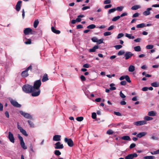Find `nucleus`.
I'll return each mask as SVG.
<instances>
[{
	"label": "nucleus",
	"instance_id": "nucleus-1",
	"mask_svg": "<svg viewBox=\"0 0 159 159\" xmlns=\"http://www.w3.org/2000/svg\"><path fill=\"white\" fill-rule=\"evenodd\" d=\"M41 84V82L40 80H37L34 82L33 88L34 92L32 93V96L36 97L39 95L40 93L39 88Z\"/></svg>",
	"mask_w": 159,
	"mask_h": 159
},
{
	"label": "nucleus",
	"instance_id": "nucleus-2",
	"mask_svg": "<svg viewBox=\"0 0 159 159\" xmlns=\"http://www.w3.org/2000/svg\"><path fill=\"white\" fill-rule=\"evenodd\" d=\"M23 90L26 93H33L34 92L33 88V86L26 84L24 85L22 87Z\"/></svg>",
	"mask_w": 159,
	"mask_h": 159
},
{
	"label": "nucleus",
	"instance_id": "nucleus-3",
	"mask_svg": "<svg viewBox=\"0 0 159 159\" xmlns=\"http://www.w3.org/2000/svg\"><path fill=\"white\" fill-rule=\"evenodd\" d=\"M32 69V66L31 65H30L25 70L22 72L21 74L22 76L24 77H27L29 75L28 71L30 70H31Z\"/></svg>",
	"mask_w": 159,
	"mask_h": 159
},
{
	"label": "nucleus",
	"instance_id": "nucleus-4",
	"mask_svg": "<svg viewBox=\"0 0 159 159\" xmlns=\"http://www.w3.org/2000/svg\"><path fill=\"white\" fill-rule=\"evenodd\" d=\"M20 114L23 116L24 117L33 120V119L31 115L29 114L24 112L22 111H20Z\"/></svg>",
	"mask_w": 159,
	"mask_h": 159
},
{
	"label": "nucleus",
	"instance_id": "nucleus-5",
	"mask_svg": "<svg viewBox=\"0 0 159 159\" xmlns=\"http://www.w3.org/2000/svg\"><path fill=\"white\" fill-rule=\"evenodd\" d=\"M65 142L67 143L68 145L70 147H72L74 145V143L72 140L71 139H67L66 138L64 139Z\"/></svg>",
	"mask_w": 159,
	"mask_h": 159
},
{
	"label": "nucleus",
	"instance_id": "nucleus-6",
	"mask_svg": "<svg viewBox=\"0 0 159 159\" xmlns=\"http://www.w3.org/2000/svg\"><path fill=\"white\" fill-rule=\"evenodd\" d=\"M17 128L20 130V132L25 136H28V134L27 133L26 131L24 129L22 128L19 125V123H17Z\"/></svg>",
	"mask_w": 159,
	"mask_h": 159
},
{
	"label": "nucleus",
	"instance_id": "nucleus-7",
	"mask_svg": "<svg viewBox=\"0 0 159 159\" xmlns=\"http://www.w3.org/2000/svg\"><path fill=\"white\" fill-rule=\"evenodd\" d=\"M134 54L130 52H126L124 55L125 60L129 59Z\"/></svg>",
	"mask_w": 159,
	"mask_h": 159
},
{
	"label": "nucleus",
	"instance_id": "nucleus-8",
	"mask_svg": "<svg viewBox=\"0 0 159 159\" xmlns=\"http://www.w3.org/2000/svg\"><path fill=\"white\" fill-rule=\"evenodd\" d=\"M10 101L12 105L16 107H20L21 105L19 104L16 101L13 99H11Z\"/></svg>",
	"mask_w": 159,
	"mask_h": 159
},
{
	"label": "nucleus",
	"instance_id": "nucleus-9",
	"mask_svg": "<svg viewBox=\"0 0 159 159\" xmlns=\"http://www.w3.org/2000/svg\"><path fill=\"white\" fill-rule=\"evenodd\" d=\"M55 148L56 149H63L64 146L63 144H61V143L58 142L55 144Z\"/></svg>",
	"mask_w": 159,
	"mask_h": 159
},
{
	"label": "nucleus",
	"instance_id": "nucleus-10",
	"mask_svg": "<svg viewBox=\"0 0 159 159\" xmlns=\"http://www.w3.org/2000/svg\"><path fill=\"white\" fill-rule=\"evenodd\" d=\"M146 123L145 120H141L135 122L134 123V124L137 126H139L146 124Z\"/></svg>",
	"mask_w": 159,
	"mask_h": 159
},
{
	"label": "nucleus",
	"instance_id": "nucleus-11",
	"mask_svg": "<svg viewBox=\"0 0 159 159\" xmlns=\"http://www.w3.org/2000/svg\"><path fill=\"white\" fill-rule=\"evenodd\" d=\"M24 33L25 35H28L29 34H32V29L29 28L25 29L24 30Z\"/></svg>",
	"mask_w": 159,
	"mask_h": 159
},
{
	"label": "nucleus",
	"instance_id": "nucleus-12",
	"mask_svg": "<svg viewBox=\"0 0 159 159\" xmlns=\"http://www.w3.org/2000/svg\"><path fill=\"white\" fill-rule=\"evenodd\" d=\"M137 154L136 153L130 154L125 157V159H133L134 157H137Z\"/></svg>",
	"mask_w": 159,
	"mask_h": 159
},
{
	"label": "nucleus",
	"instance_id": "nucleus-13",
	"mask_svg": "<svg viewBox=\"0 0 159 159\" xmlns=\"http://www.w3.org/2000/svg\"><path fill=\"white\" fill-rule=\"evenodd\" d=\"M8 139L12 143H14L15 142V139L13 137V134L11 132H9L8 133Z\"/></svg>",
	"mask_w": 159,
	"mask_h": 159
},
{
	"label": "nucleus",
	"instance_id": "nucleus-14",
	"mask_svg": "<svg viewBox=\"0 0 159 159\" xmlns=\"http://www.w3.org/2000/svg\"><path fill=\"white\" fill-rule=\"evenodd\" d=\"M22 2V1H18L17 4L16 5V9L17 11H19L21 7V4Z\"/></svg>",
	"mask_w": 159,
	"mask_h": 159
},
{
	"label": "nucleus",
	"instance_id": "nucleus-15",
	"mask_svg": "<svg viewBox=\"0 0 159 159\" xmlns=\"http://www.w3.org/2000/svg\"><path fill=\"white\" fill-rule=\"evenodd\" d=\"M152 10V8H148L147 9L146 11H144L143 12V14L144 15L147 16L149 15L150 14V11Z\"/></svg>",
	"mask_w": 159,
	"mask_h": 159
},
{
	"label": "nucleus",
	"instance_id": "nucleus-16",
	"mask_svg": "<svg viewBox=\"0 0 159 159\" xmlns=\"http://www.w3.org/2000/svg\"><path fill=\"white\" fill-rule=\"evenodd\" d=\"M147 134V133L146 132H142L139 133V134H138L136 135V137L137 138H141V137L145 136Z\"/></svg>",
	"mask_w": 159,
	"mask_h": 159
},
{
	"label": "nucleus",
	"instance_id": "nucleus-17",
	"mask_svg": "<svg viewBox=\"0 0 159 159\" xmlns=\"http://www.w3.org/2000/svg\"><path fill=\"white\" fill-rule=\"evenodd\" d=\"M61 136L58 135H55L53 136V140L55 141H59L61 140Z\"/></svg>",
	"mask_w": 159,
	"mask_h": 159
},
{
	"label": "nucleus",
	"instance_id": "nucleus-18",
	"mask_svg": "<svg viewBox=\"0 0 159 159\" xmlns=\"http://www.w3.org/2000/svg\"><path fill=\"white\" fill-rule=\"evenodd\" d=\"M121 124V123H119L118 124L112 123L109 125L108 127L110 128L117 127V126H120Z\"/></svg>",
	"mask_w": 159,
	"mask_h": 159
},
{
	"label": "nucleus",
	"instance_id": "nucleus-19",
	"mask_svg": "<svg viewBox=\"0 0 159 159\" xmlns=\"http://www.w3.org/2000/svg\"><path fill=\"white\" fill-rule=\"evenodd\" d=\"M99 46L98 45H95L93 48L90 49L89 50V52H95L96 49L98 48Z\"/></svg>",
	"mask_w": 159,
	"mask_h": 159
},
{
	"label": "nucleus",
	"instance_id": "nucleus-20",
	"mask_svg": "<svg viewBox=\"0 0 159 159\" xmlns=\"http://www.w3.org/2000/svg\"><path fill=\"white\" fill-rule=\"evenodd\" d=\"M48 80V76L47 74H45L43 77L42 79V81L43 82H45Z\"/></svg>",
	"mask_w": 159,
	"mask_h": 159
},
{
	"label": "nucleus",
	"instance_id": "nucleus-21",
	"mask_svg": "<svg viewBox=\"0 0 159 159\" xmlns=\"http://www.w3.org/2000/svg\"><path fill=\"white\" fill-rule=\"evenodd\" d=\"M121 139L125 140L130 141L131 139L128 136H124L121 138Z\"/></svg>",
	"mask_w": 159,
	"mask_h": 159
},
{
	"label": "nucleus",
	"instance_id": "nucleus-22",
	"mask_svg": "<svg viewBox=\"0 0 159 159\" xmlns=\"http://www.w3.org/2000/svg\"><path fill=\"white\" fill-rule=\"evenodd\" d=\"M51 30H52V31L53 33H54L56 34H59L61 32L60 30H55V28L53 27H52Z\"/></svg>",
	"mask_w": 159,
	"mask_h": 159
},
{
	"label": "nucleus",
	"instance_id": "nucleus-23",
	"mask_svg": "<svg viewBox=\"0 0 159 159\" xmlns=\"http://www.w3.org/2000/svg\"><path fill=\"white\" fill-rule=\"evenodd\" d=\"M135 70V67L133 65H130L129 67L128 70L129 71L132 72Z\"/></svg>",
	"mask_w": 159,
	"mask_h": 159
},
{
	"label": "nucleus",
	"instance_id": "nucleus-24",
	"mask_svg": "<svg viewBox=\"0 0 159 159\" xmlns=\"http://www.w3.org/2000/svg\"><path fill=\"white\" fill-rule=\"evenodd\" d=\"M84 17V16L82 15H80L78 16L77 18L76 19L77 22H80L81 20V19L80 18H82Z\"/></svg>",
	"mask_w": 159,
	"mask_h": 159
},
{
	"label": "nucleus",
	"instance_id": "nucleus-25",
	"mask_svg": "<svg viewBox=\"0 0 159 159\" xmlns=\"http://www.w3.org/2000/svg\"><path fill=\"white\" fill-rule=\"evenodd\" d=\"M156 112L153 111H151L148 112V115L150 116H154L156 115Z\"/></svg>",
	"mask_w": 159,
	"mask_h": 159
},
{
	"label": "nucleus",
	"instance_id": "nucleus-26",
	"mask_svg": "<svg viewBox=\"0 0 159 159\" xmlns=\"http://www.w3.org/2000/svg\"><path fill=\"white\" fill-rule=\"evenodd\" d=\"M134 50L136 52H140L141 51V48L139 46H135L134 48Z\"/></svg>",
	"mask_w": 159,
	"mask_h": 159
},
{
	"label": "nucleus",
	"instance_id": "nucleus-27",
	"mask_svg": "<svg viewBox=\"0 0 159 159\" xmlns=\"http://www.w3.org/2000/svg\"><path fill=\"white\" fill-rule=\"evenodd\" d=\"M39 22L38 19L36 20L34 23V28H36L37 27Z\"/></svg>",
	"mask_w": 159,
	"mask_h": 159
},
{
	"label": "nucleus",
	"instance_id": "nucleus-28",
	"mask_svg": "<svg viewBox=\"0 0 159 159\" xmlns=\"http://www.w3.org/2000/svg\"><path fill=\"white\" fill-rule=\"evenodd\" d=\"M145 26L146 25L145 24L143 23L137 25H136V27L137 28H141L145 27Z\"/></svg>",
	"mask_w": 159,
	"mask_h": 159
},
{
	"label": "nucleus",
	"instance_id": "nucleus-29",
	"mask_svg": "<svg viewBox=\"0 0 159 159\" xmlns=\"http://www.w3.org/2000/svg\"><path fill=\"white\" fill-rule=\"evenodd\" d=\"M140 7L139 5H134L131 7V9L132 10H136L139 8H140Z\"/></svg>",
	"mask_w": 159,
	"mask_h": 159
},
{
	"label": "nucleus",
	"instance_id": "nucleus-30",
	"mask_svg": "<svg viewBox=\"0 0 159 159\" xmlns=\"http://www.w3.org/2000/svg\"><path fill=\"white\" fill-rule=\"evenodd\" d=\"M115 85V84L113 83L111 84L110 85V86L111 87L110 88V89L111 90H115L116 89V88L115 87H112Z\"/></svg>",
	"mask_w": 159,
	"mask_h": 159
},
{
	"label": "nucleus",
	"instance_id": "nucleus-31",
	"mask_svg": "<svg viewBox=\"0 0 159 159\" xmlns=\"http://www.w3.org/2000/svg\"><path fill=\"white\" fill-rule=\"evenodd\" d=\"M143 158L144 159H154L155 157L152 156H146L144 157Z\"/></svg>",
	"mask_w": 159,
	"mask_h": 159
},
{
	"label": "nucleus",
	"instance_id": "nucleus-32",
	"mask_svg": "<svg viewBox=\"0 0 159 159\" xmlns=\"http://www.w3.org/2000/svg\"><path fill=\"white\" fill-rule=\"evenodd\" d=\"M96 25L94 24H91L88 25L87 28L88 29H93L96 27Z\"/></svg>",
	"mask_w": 159,
	"mask_h": 159
},
{
	"label": "nucleus",
	"instance_id": "nucleus-33",
	"mask_svg": "<svg viewBox=\"0 0 159 159\" xmlns=\"http://www.w3.org/2000/svg\"><path fill=\"white\" fill-rule=\"evenodd\" d=\"M20 144L21 147L24 149H26L27 148V147L25 146L24 141L20 142Z\"/></svg>",
	"mask_w": 159,
	"mask_h": 159
},
{
	"label": "nucleus",
	"instance_id": "nucleus-34",
	"mask_svg": "<svg viewBox=\"0 0 159 159\" xmlns=\"http://www.w3.org/2000/svg\"><path fill=\"white\" fill-rule=\"evenodd\" d=\"M151 85L154 87H158L159 86L158 83L157 82H153L152 83Z\"/></svg>",
	"mask_w": 159,
	"mask_h": 159
},
{
	"label": "nucleus",
	"instance_id": "nucleus-35",
	"mask_svg": "<svg viewBox=\"0 0 159 159\" xmlns=\"http://www.w3.org/2000/svg\"><path fill=\"white\" fill-rule=\"evenodd\" d=\"M144 119L145 120L149 121L152 120L153 119V118L148 116H146L144 117Z\"/></svg>",
	"mask_w": 159,
	"mask_h": 159
},
{
	"label": "nucleus",
	"instance_id": "nucleus-36",
	"mask_svg": "<svg viewBox=\"0 0 159 159\" xmlns=\"http://www.w3.org/2000/svg\"><path fill=\"white\" fill-rule=\"evenodd\" d=\"M120 18V16H117L115 17L112 19V21H116L118 20H119Z\"/></svg>",
	"mask_w": 159,
	"mask_h": 159
},
{
	"label": "nucleus",
	"instance_id": "nucleus-37",
	"mask_svg": "<svg viewBox=\"0 0 159 159\" xmlns=\"http://www.w3.org/2000/svg\"><path fill=\"white\" fill-rule=\"evenodd\" d=\"M123 8H124L123 7L120 6V7H117L116 8V10L119 11H121L122 10Z\"/></svg>",
	"mask_w": 159,
	"mask_h": 159
},
{
	"label": "nucleus",
	"instance_id": "nucleus-38",
	"mask_svg": "<svg viewBox=\"0 0 159 159\" xmlns=\"http://www.w3.org/2000/svg\"><path fill=\"white\" fill-rule=\"evenodd\" d=\"M28 122L31 127H34V124L31 121L29 120L28 121Z\"/></svg>",
	"mask_w": 159,
	"mask_h": 159
},
{
	"label": "nucleus",
	"instance_id": "nucleus-39",
	"mask_svg": "<svg viewBox=\"0 0 159 159\" xmlns=\"http://www.w3.org/2000/svg\"><path fill=\"white\" fill-rule=\"evenodd\" d=\"M116 11V9L115 8L111 9L109 10L108 12V13L109 14H110L111 13L114 12Z\"/></svg>",
	"mask_w": 159,
	"mask_h": 159
},
{
	"label": "nucleus",
	"instance_id": "nucleus-40",
	"mask_svg": "<svg viewBox=\"0 0 159 159\" xmlns=\"http://www.w3.org/2000/svg\"><path fill=\"white\" fill-rule=\"evenodd\" d=\"M114 132L111 129H109L107 132V134L109 135L112 134Z\"/></svg>",
	"mask_w": 159,
	"mask_h": 159
},
{
	"label": "nucleus",
	"instance_id": "nucleus-41",
	"mask_svg": "<svg viewBox=\"0 0 159 159\" xmlns=\"http://www.w3.org/2000/svg\"><path fill=\"white\" fill-rule=\"evenodd\" d=\"M151 153L152 155L159 154V149L157 151L151 152Z\"/></svg>",
	"mask_w": 159,
	"mask_h": 159
},
{
	"label": "nucleus",
	"instance_id": "nucleus-42",
	"mask_svg": "<svg viewBox=\"0 0 159 159\" xmlns=\"http://www.w3.org/2000/svg\"><path fill=\"white\" fill-rule=\"evenodd\" d=\"M54 154L57 156H59L61 154V152L59 150H56L54 152Z\"/></svg>",
	"mask_w": 159,
	"mask_h": 159
},
{
	"label": "nucleus",
	"instance_id": "nucleus-43",
	"mask_svg": "<svg viewBox=\"0 0 159 159\" xmlns=\"http://www.w3.org/2000/svg\"><path fill=\"white\" fill-rule=\"evenodd\" d=\"M122 47V46L120 45H116L114 46V47L116 50L119 49Z\"/></svg>",
	"mask_w": 159,
	"mask_h": 159
},
{
	"label": "nucleus",
	"instance_id": "nucleus-44",
	"mask_svg": "<svg viewBox=\"0 0 159 159\" xmlns=\"http://www.w3.org/2000/svg\"><path fill=\"white\" fill-rule=\"evenodd\" d=\"M153 45H148L146 46V48L147 49H151L153 48Z\"/></svg>",
	"mask_w": 159,
	"mask_h": 159
},
{
	"label": "nucleus",
	"instance_id": "nucleus-45",
	"mask_svg": "<svg viewBox=\"0 0 159 159\" xmlns=\"http://www.w3.org/2000/svg\"><path fill=\"white\" fill-rule=\"evenodd\" d=\"M125 52L123 50H120L118 53V55L120 56L124 54Z\"/></svg>",
	"mask_w": 159,
	"mask_h": 159
},
{
	"label": "nucleus",
	"instance_id": "nucleus-46",
	"mask_svg": "<svg viewBox=\"0 0 159 159\" xmlns=\"http://www.w3.org/2000/svg\"><path fill=\"white\" fill-rule=\"evenodd\" d=\"M125 79L128 82L130 83L131 82V81L130 80V78L129 76L126 75Z\"/></svg>",
	"mask_w": 159,
	"mask_h": 159
},
{
	"label": "nucleus",
	"instance_id": "nucleus-47",
	"mask_svg": "<svg viewBox=\"0 0 159 159\" xmlns=\"http://www.w3.org/2000/svg\"><path fill=\"white\" fill-rule=\"evenodd\" d=\"M17 136L20 141V142H21L24 141L23 138L20 136V134H17Z\"/></svg>",
	"mask_w": 159,
	"mask_h": 159
},
{
	"label": "nucleus",
	"instance_id": "nucleus-48",
	"mask_svg": "<svg viewBox=\"0 0 159 159\" xmlns=\"http://www.w3.org/2000/svg\"><path fill=\"white\" fill-rule=\"evenodd\" d=\"M83 117H79L76 118V120L79 121H81L83 120Z\"/></svg>",
	"mask_w": 159,
	"mask_h": 159
},
{
	"label": "nucleus",
	"instance_id": "nucleus-49",
	"mask_svg": "<svg viewBox=\"0 0 159 159\" xmlns=\"http://www.w3.org/2000/svg\"><path fill=\"white\" fill-rule=\"evenodd\" d=\"M111 2V0H105L104 2V4H109Z\"/></svg>",
	"mask_w": 159,
	"mask_h": 159
},
{
	"label": "nucleus",
	"instance_id": "nucleus-50",
	"mask_svg": "<svg viewBox=\"0 0 159 159\" xmlns=\"http://www.w3.org/2000/svg\"><path fill=\"white\" fill-rule=\"evenodd\" d=\"M92 117L93 119H95L96 118V114L95 112H93L92 114Z\"/></svg>",
	"mask_w": 159,
	"mask_h": 159
},
{
	"label": "nucleus",
	"instance_id": "nucleus-51",
	"mask_svg": "<svg viewBox=\"0 0 159 159\" xmlns=\"http://www.w3.org/2000/svg\"><path fill=\"white\" fill-rule=\"evenodd\" d=\"M111 33L110 32H106L104 33V36H107L111 35Z\"/></svg>",
	"mask_w": 159,
	"mask_h": 159
},
{
	"label": "nucleus",
	"instance_id": "nucleus-52",
	"mask_svg": "<svg viewBox=\"0 0 159 159\" xmlns=\"http://www.w3.org/2000/svg\"><path fill=\"white\" fill-rule=\"evenodd\" d=\"M124 36V34L123 33H120L117 36V39H119L122 37H123Z\"/></svg>",
	"mask_w": 159,
	"mask_h": 159
},
{
	"label": "nucleus",
	"instance_id": "nucleus-53",
	"mask_svg": "<svg viewBox=\"0 0 159 159\" xmlns=\"http://www.w3.org/2000/svg\"><path fill=\"white\" fill-rule=\"evenodd\" d=\"M91 40L93 42L97 43L98 39L97 38L94 37L91 39Z\"/></svg>",
	"mask_w": 159,
	"mask_h": 159
},
{
	"label": "nucleus",
	"instance_id": "nucleus-54",
	"mask_svg": "<svg viewBox=\"0 0 159 159\" xmlns=\"http://www.w3.org/2000/svg\"><path fill=\"white\" fill-rule=\"evenodd\" d=\"M103 39H101L99 40H98L97 42V44H100L101 43H103Z\"/></svg>",
	"mask_w": 159,
	"mask_h": 159
},
{
	"label": "nucleus",
	"instance_id": "nucleus-55",
	"mask_svg": "<svg viewBox=\"0 0 159 159\" xmlns=\"http://www.w3.org/2000/svg\"><path fill=\"white\" fill-rule=\"evenodd\" d=\"M120 97L122 98H125V96L122 92L121 91L120 92Z\"/></svg>",
	"mask_w": 159,
	"mask_h": 159
},
{
	"label": "nucleus",
	"instance_id": "nucleus-56",
	"mask_svg": "<svg viewBox=\"0 0 159 159\" xmlns=\"http://www.w3.org/2000/svg\"><path fill=\"white\" fill-rule=\"evenodd\" d=\"M80 78L81 79L82 81H84L86 80L85 78L83 75H81L80 76Z\"/></svg>",
	"mask_w": 159,
	"mask_h": 159
},
{
	"label": "nucleus",
	"instance_id": "nucleus-57",
	"mask_svg": "<svg viewBox=\"0 0 159 159\" xmlns=\"http://www.w3.org/2000/svg\"><path fill=\"white\" fill-rule=\"evenodd\" d=\"M31 40L30 39H28L27 41H25V43L26 44H30L31 43Z\"/></svg>",
	"mask_w": 159,
	"mask_h": 159
},
{
	"label": "nucleus",
	"instance_id": "nucleus-58",
	"mask_svg": "<svg viewBox=\"0 0 159 159\" xmlns=\"http://www.w3.org/2000/svg\"><path fill=\"white\" fill-rule=\"evenodd\" d=\"M132 36L131 34H129L127 33L125 34V37L128 38L129 39H131V38Z\"/></svg>",
	"mask_w": 159,
	"mask_h": 159
},
{
	"label": "nucleus",
	"instance_id": "nucleus-59",
	"mask_svg": "<svg viewBox=\"0 0 159 159\" xmlns=\"http://www.w3.org/2000/svg\"><path fill=\"white\" fill-rule=\"evenodd\" d=\"M136 146V144L135 143H133L131 144L129 146V148L130 149L133 148Z\"/></svg>",
	"mask_w": 159,
	"mask_h": 159
},
{
	"label": "nucleus",
	"instance_id": "nucleus-60",
	"mask_svg": "<svg viewBox=\"0 0 159 159\" xmlns=\"http://www.w3.org/2000/svg\"><path fill=\"white\" fill-rule=\"evenodd\" d=\"M126 84L125 81H122L120 82V84L122 85H125Z\"/></svg>",
	"mask_w": 159,
	"mask_h": 159
},
{
	"label": "nucleus",
	"instance_id": "nucleus-61",
	"mask_svg": "<svg viewBox=\"0 0 159 159\" xmlns=\"http://www.w3.org/2000/svg\"><path fill=\"white\" fill-rule=\"evenodd\" d=\"M112 7V5L111 4H109L106 5L104 6V8L105 9H107L108 8H111Z\"/></svg>",
	"mask_w": 159,
	"mask_h": 159
},
{
	"label": "nucleus",
	"instance_id": "nucleus-62",
	"mask_svg": "<svg viewBox=\"0 0 159 159\" xmlns=\"http://www.w3.org/2000/svg\"><path fill=\"white\" fill-rule=\"evenodd\" d=\"M139 14L138 13H136L133 15L132 17H138L139 16Z\"/></svg>",
	"mask_w": 159,
	"mask_h": 159
},
{
	"label": "nucleus",
	"instance_id": "nucleus-63",
	"mask_svg": "<svg viewBox=\"0 0 159 159\" xmlns=\"http://www.w3.org/2000/svg\"><path fill=\"white\" fill-rule=\"evenodd\" d=\"M90 8V7L89 6H85V7H83L82 8V10L83 11H84V10H86L87 9H89Z\"/></svg>",
	"mask_w": 159,
	"mask_h": 159
},
{
	"label": "nucleus",
	"instance_id": "nucleus-64",
	"mask_svg": "<svg viewBox=\"0 0 159 159\" xmlns=\"http://www.w3.org/2000/svg\"><path fill=\"white\" fill-rule=\"evenodd\" d=\"M141 40V38H137L136 39H134V41L136 42H140V41Z\"/></svg>",
	"mask_w": 159,
	"mask_h": 159
}]
</instances>
